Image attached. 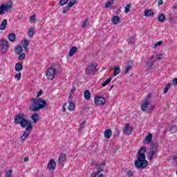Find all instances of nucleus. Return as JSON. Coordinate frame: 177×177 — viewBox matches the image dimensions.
Instances as JSON below:
<instances>
[{"label": "nucleus", "instance_id": "obj_1", "mask_svg": "<svg viewBox=\"0 0 177 177\" xmlns=\"http://www.w3.org/2000/svg\"><path fill=\"white\" fill-rule=\"evenodd\" d=\"M138 155L137 160L134 162L135 167L138 169H145L149 165V162L146 160V147H142L137 152Z\"/></svg>", "mask_w": 177, "mask_h": 177}, {"label": "nucleus", "instance_id": "obj_2", "mask_svg": "<svg viewBox=\"0 0 177 177\" xmlns=\"http://www.w3.org/2000/svg\"><path fill=\"white\" fill-rule=\"evenodd\" d=\"M48 107V103L45 100L42 98H35L32 100V106L29 107L30 111H39L42 109H46Z\"/></svg>", "mask_w": 177, "mask_h": 177}, {"label": "nucleus", "instance_id": "obj_3", "mask_svg": "<svg viewBox=\"0 0 177 177\" xmlns=\"http://www.w3.org/2000/svg\"><path fill=\"white\" fill-rule=\"evenodd\" d=\"M15 124H19L21 128H26V127L30 124H33L34 123L26 118V115L24 113H19L17 115H15L14 118Z\"/></svg>", "mask_w": 177, "mask_h": 177}, {"label": "nucleus", "instance_id": "obj_4", "mask_svg": "<svg viewBox=\"0 0 177 177\" xmlns=\"http://www.w3.org/2000/svg\"><path fill=\"white\" fill-rule=\"evenodd\" d=\"M151 149L149 150L147 156V158L149 161H151V160H153V157L158 153V145L157 144L153 142L151 144Z\"/></svg>", "mask_w": 177, "mask_h": 177}, {"label": "nucleus", "instance_id": "obj_5", "mask_svg": "<svg viewBox=\"0 0 177 177\" xmlns=\"http://www.w3.org/2000/svg\"><path fill=\"white\" fill-rule=\"evenodd\" d=\"M13 8V3L12 1H8L6 4H2L0 6V15H5V12H8Z\"/></svg>", "mask_w": 177, "mask_h": 177}, {"label": "nucleus", "instance_id": "obj_6", "mask_svg": "<svg viewBox=\"0 0 177 177\" xmlns=\"http://www.w3.org/2000/svg\"><path fill=\"white\" fill-rule=\"evenodd\" d=\"M32 129V124L31 123L29 124V125L26 126V128L25 129V131L24 132V134L21 136V140L24 141L27 138H28V136L30 135V132H31V130Z\"/></svg>", "mask_w": 177, "mask_h": 177}, {"label": "nucleus", "instance_id": "obj_7", "mask_svg": "<svg viewBox=\"0 0 177 177\" xmlns=\"http://www.w3.org/2000/svg\"><path fill=\"white\" fill-rule=\"evenodd\" d=\"M0 48L3 53L8 52V48H9V41L3 39H1V41H0Z\"/></svg>", "mask_w": 177, "mask_h": 177}, {"label": "nucleus", "instance_id": "obj_8", "mask_svg": "<svg viewBox=\"0 0 177 177\" xmlns=\"http://www.w3.org/2000/svg\"><path fill=\"white\" fill-rule=\"evenodd\" d=\"M55 74H56V70L55 69V68L50 67L47 70L46 78H48V80H53V78H55Z\"/></svg>", "mask_w": 177, "mask_h": 177}, {"label": "nucleus", "instance_id": "obj_9", "mask_svg": "<svg viewBox=\"0 0 177 177\" xmlns=\"http://www.w3.org/2000/svg\"><path fill=\"white\" fill-rule=\"evenodd\" d=\"M94 102L95 106H103L106 103V99L103 97H96Z\"/></svg>", "mask_w": 177, "mask_h": 177}, {"label": "nucleus", "instance_id": "obj_10", "mask_svg": "<svg viewBox=\"0 0 177 177\" xmlns=\"http://www.w3.org/2000/svg\"><path fill=\"white\" fill-rule=\"evenodd\" d=\"M95 70H96V66L95 64H91L86 67L85 74L90 75Z\"/></svg>", "mask_w": 177, "mask_h": 177}, {"label": "nucleus", "instance_id": "obj_11", "mask_svg": "<svg viewBox=\"0 0 177 177\" xmlns=\"http://www.w3.org/2000/svg\"><path fill=\"white\" fill-rule=\"evenodd\" d=\"M47 168L49 171H55L56 169V161L51 159L48 163Z\"/></svg>", "mask_w": 177, "mask_h": 177}, {"label": "nucleus", "instance_id": "obj_12", "mask_svg": "<svg viewBox=\"0 0 177 177\" xmlns=\"http://www.w3.org/2000/svg\"><path fill=\"white\" fill-rule=\"evenodd\" d=\"M122 131L124 135H131V133H132V127H131L129 123H127L124 126Z\"/></svg>", "mask_w": 177, "mask_h": 177}, {"label": "nucleus", "instance_id": "obj_13", "mask_svg": "<svg viewBox=\"0 0 177 177\" xmlns=\"http://www.w3.org/2000/svg\"><path fill=\"white\" fill-rule=\"evenodd\" d=\"M104 167H106V162H102L100 165L97 164V172L100 174L104 171Z\"/></svg>", "mask_w": 177, "mask_h": 177}, {"label": "nucleus", "instance_id": "obj_14", "mask_svg": "<svg viewBox=\"0 0 177 177\" xmlns=\"http://www.w3.org/2000/svg\"><path fill=\"white\" fill-rule=\"evenodd\" d=\"M152 139H153V134H151V133H149L145 137V139L144 140L143 143H145V145H149L151 142Z\"/></svg>", "mask_w": 177, "mask_h": 177}, {"label": "nucleus", "instance_id": "obj_15", "mask_svg": "<svg viewBox=\"0 0 177 177\" xmlns=\"http://www.w3.org/2000/svg\"><path fill=\"white\" fill-rule=\"evenodd\" d=\"M133 67V61H128L127 62V66H126L124 74H128V72L129 70H131Z\"/></svg>", "mask_w": 177, "mask_h": 177}, {"label": "nucleus", "instance_id": "obj_16", "mask_svg": "<svg viewBox=\"0 0 177 177\" xmlns=\"http://www.w3.org/2000/svg\"><path fill=\"white\" fill-rule=\"evenodd\" d=\"M112 135H113V131H111V129H108L104 131V138H106V139H110Z\"/></svg>", "mask_w": 177, "mask_h": 177}, {"label": "nucleus", "instance_id": "obj_17", "mask_svg": "<svg viewBox=\"0 0 177 177\" xmlns=\"http://www.w3.org/2000/svg\"><path fill=\"white\" fill-rule=\"evenodd\" d=\"M66 160H67V156H66V153H61L58 158V162L59 164H63Z\"/></svg>", "mask_w": 177, "mask_h": 177}, {"label": "nucleus", "instance_id": "obj_18", "mask_svg": "<svg viewBox=\"0 0 177 177\" xmlns=\"http://www.w3.org/2000/svg\"><path fill=\"white\" fill-rule=\"evenodd\" d=\"M31 120L33 121L34 124H37V122H38V121H39V114L33 113L31 115Z\"/></svg>", "mask_w": 177, "mask_h": 177}, {"label": "nucleus", "instance_id": "obj_19", "mask_svg": "<svg viewBox=\"0 0 177 177\" xmlns=\"http://www.w3.org/2000/svg\"><path fill=\"white\" fill-rule=\"evenodd\" d=\"M28 44H30V41L27 39H24L22 46L26 52H28Z\"/></svg>", "mask_w": 177, "mask_h": 177}, {"label": "nucleus", "instance_id": "obj_20", "mask_svg": "<svg viewBox=\"0 0 177 177\" xmlns=\"http://www.w3.org/2000/svg\"><path fill=\"white\" fill-rule=\"evenodd\" d=\"M6 26H8V19H4L2 21L0 25V30L3 31V30H6Z\"/></svg>", "mask_w": 177, "mask_h": 177}, {"label": "nucleus", "instance_id": "obj_21", "mask_svg": "<svg viewBox=\"0 0 177 177\" xmlns=\"http://www.w3.org/2000/svg\"><path fill=\"white\" fill-rule=\"evenodd\" d=\"M77 46H73L70 50H69V53H68V56L70 57H72V56H74V54L77 52Z\"/></svg>", "mask_w": 177, "mask_h": 177}, {"label": "nucleus", "instance_id": "obj_22", "mask_svg": "<svg viewBox=\"0 0 177 177\" xmlns=\"http://www.w3.org/2000/svg\"><path fill=\"white\" fill-rule=\"evenodd\" d=\"M21 70H23V64L19 62L15 64V71H18V73H19Z\"/></svg>", "mask_w": 177, "mask_h": 177}, {"label": "nucleus", "instance_id": "obj_23", "mask_svg": "<svg viewBox=\"0 0 177 177\" xmlns=\"http://www.w3.org/2000/svg\"><path fill=\"white\" fill-rule=\"evenodd\" d=\"M34 32H35V28H30L28 30V34L30 38H32V37H34Z\"/></svg>", "mask_w": 177, "mask_h": 177}, {"label": "nucleus", "instance_id": "obj_24", "mask_svg": "<svg viewBox=\"0 0 177 177\" xmlns=\"http://www.w3.org/2000/svg\"><path fill=\"white\" fill-rule=\"evenodd\" d=\"M8 40L10 42H15V41H16V34L10 33L8 36Z\"/></svg>", "mask_w": 177, "mask_h": 177}, {"label": "nucleus", "instance_id": "obj_25", "mask_svg": "<svg viewBox=\"0 0 177 177\" xmlns=\"http://www.w3.org/2000/svg\"><path fill=\"white\" fill-rule=\"evenodd\" d=\"M111 21H112L113 24H118V23H120V17L114 16L112 18Z\"/></svg>", "mask_w": 177, "mask_h": 177}, {"label": "nucleus", "instance_id": "obj_26", "mask_svg": "<svg viewBox=\"0 0 177 177\" xmlns=\"http://www.w3.org/2000/svg\"><path fill=\"white\" fill-rule=\"evenodd\" d=\"M120 73H121V69L120 68V66L115 67L114 71H113L114 77H117V75H118Z\"/></svg>", "mask_w": 177, "mask_h": 177}, {"label": "nucleus", "instance_id": "obj_27", "mask_svg": "<svg viewBox=\"0 0 177 177\" xmlns=\"http://www.w3.org/2000/svg\"><path fill=\"white\" fill-rule=\"evenodd\" d=\"M84 98L86 100H89V99H91V91L89 90H86L84 91Z\"/></svg>", "mask_w": 177, "mask_h": 177}, {"label": "nucleus", "instance_id": "obj_28", "mask_svg": "<svg viewBox=\"0 0 177 177\" xmlns=\"http://www.w3.org/2000/svg\"><path fill=\"white\" fill-rule=\"evenodd\" d=\"M158 21H160V23H164V21L165 20V15H164L162 13L159 15V16L158 17Z\"/></svg>", "mask_w": 177, "mask_h": 177}, {"label": "nucleus", "instance_id": "obj_29", "mask_svg": "<svg viewBox=\"0 0 177 177\" xmlns=\"http://www.w3.org/2000/svg\"><path fill=\"white\" fill-rule=\"evenodd\" d=\"M145 16L150 17V16H154V12L151 10H147L145 12Z\"/></svg>", "mask_w": 177, "mask_h": 177}, {"label": "nucleus", "instance_id": "obj_30", "mask_svg": "<svg viewBox=\"0 0 177 177\" xmlns=\"http://www.w3.org/2000/svg\"><path fill=\"white\" fill-rule=\"evenodd\" d=\"M148 106H149V100H145V103L142 104V107H141L142 111H145L146 109H147Z\"/></svg>", "mask_w": 177, "mask_h": 177}, {"label": "nucleus", "instance_id": "obj_31", "mask_svg": "<svg viewBox=\"0 0 177 177\" xmlns=\"http://www.w3.org/2000/svg\"><path fill=\"white\" fill-rule=\"evenodd\" d=\"M75 109V104L74 102L70 101L69 102V106H68V110H70V111H73Z\"/></svg>", "mask_w": 177, "mask_h": 177}, {"label": "nucleus", "instance_id": "obj_32", "mask_svg": "<svg viewBox=\"0 0 177 177\" xmlns=\"http://www.w3.org/2000/svg\"><path fill=\"white\" fill-rule=\"evenodd\" d=\"M15 52L17 55H20L23 52V47L21 46H18L15 48Z\"/></svg>", "mask_w": 177, "mask_h": 177}, {"label": "nucleus", "instance_id": "obj_33", "mask_svg": "<svg viewBox=\"0 0 177 177\" xmlns=\"http://www.w3.org/2000/svg\"><path fill=\"white\" fill-rule=\"evenodd\" d=\"M111 82V77L107 78L103 83H102V86H106V85H109L110 82Z\"/></svg>", "mask_w": 177, "mask_h": 177}, {"label": "nucleus", "instance_id": "obj_34", "mask_svg": "<svg viewBox=\"0 0 177 177\" xmlns=\"http://www.w3.org/2000/svg\"><path fill=\"white\" fill-rule=\"evenodd\" d=\"M161 45H162V41H160L155 43L152 46V48H153V49H156V48H157V46H161Z\"/></svg>", "mask_w": 177, "mask_h": 177}, {"label": "nucleus", "instance_id": "obj_35", "mask_svg": "<svg viewBox=\"0 0 177 177\" xmlns=\"http://www.w3.org/2000/svg\"><path fill=\"white\" fill-rule=\"evenodd\" d=\"M67 2H68V0H60L58 5L59 6H64Z\"/></svg>", "mask_w": 177, "mask_h": 177}, {"label": "nucleus", "instance_id": "obj_36", "mask_svg": "<svg viewBox=\"0 0 177 177\" xmlns=\"http://www.w3.org/2000/svg\"><path fill=\"white\" fill-rule=\"evenodd\" d=\"M147 64L149 67V69L151 70L153 68V66H154V62H147Z\"/></svg>", "mask_w": 177, "mask_h": 177}, {"label": "nucleus", "instance_id": "obj_37", "mask_svg": "<svg viewBox=\"0 0 177 177\" xmlns=\"http://www.w3.org/2000/svg\"><path fill=\"white\" fill-rule=\"evenodd\" d=\"M169 88H171V84H167L164 89L163 93H167L169 91Z\"/></svg>", "mask_w": 177, "mask_h": 177}, {"label": "nucleus", "instance_id": "obj_38", "mask_svg": "<svg viewBox=\"0 0 177 177\" xmlns=\"http://www.w3.org/2000/svg\"><path fill=\"white\" fill-rule=\"evenodd\" d=\"M24 59H26V53H24L20 54L18 57L19 60H24Z\"/></svg>", "mask_w": 177, "mask_h": 177}, {"label": "nucleus", "instance_id": "obj_39", "mask_svg": "<svg viewBox=\"0 0 177 177\" xmlns=\"http://www.w3.org/2000/svg\"><path fill=\"white\" fill-rule=\"evenodd\" d=\"M131 9V4H127L124 8V13H128Z\"/></svg>", "mask_w": 177, "mask_h": 177}, {"label": "nucleus", "instance_id": "obj_40", "mask_svg": "<svg viewBox=\"0 0 177 177\" xmlns=\"http://www.w3.org/2000/svg\"><path fill=\"white\" fill-rule=\"evenodd\" d=\"M127 177H133V171L129 170L127 174Z\"/></svg>", "mask_w": 177, "mask_h": 177}, {"label": "nucleus", "instance_id": "obj_41", "mask_svg": "<svg viewBox=\"0 0 177 177\" xmlns=\"http://www.w3.org/2000/svg\"><path fill=\"white\" fill-rule=\"evenodd\" d=\"M12 172H13V170H12V169L7 171L5 177H12Z\"/></svg>", "mask_w": 177, "mask_h": 177}, {"label": "nucleus", "instance_id": "obj_42", "mask_svg": "<svg viewBox=\"0 0 177 177\" xmlns=\"http://www.w3.org/2000/svg\"><path fill=\"white\" fill-rule=\"evenodd\" d=\"M15 78L17 80V81H19V80L21 79V73H19L15 75Z\"/></svg>", "mask_w": 177, "mask_h": 177}, {"label": "nucleus", "instance_id": "obj_43", "mask_svg": "<svg viewBox=\"0 0 177 177\" xmlns=\"http://www.w3.org/2000/svg\"><path fill=\"white\" fill-rule=\"evenodd\" d=\"M75 5V1H70L68 4L67 5L68 7L69 8H73Z\"/></svg>", "mask_w": 177, "mask_h": 177}, {"label": "nucleus", "instance_id": "obj_44", "mask_svg": "<svg viewBox=\"0 0 177 177\" xmlns=\"http://www.w3.org/2000/svg\"><path fill=\"white\" fill-rule=\"evenodd\" d=\"M88 26V19H85L83 24L81 26L82 28H85Z\"/></svg>", "mask_w": 177, "mask_h": 177}, {"label": "nucleus", "instance_id": "obj_45", "mask_svg": "<svg viewBox=\"0 0 177 177\" xmlns=\"http://www.w3.org/2000/svg\"><path fill=\"white\" fill-rule=\"evenodd\" d=\"M68 9H70V8L67 6H66L63 10H62V13L64 15L65 13H67V10H68Z\"/></svg>", "mask_w": 177, "mask_h": 177}, {"label": "nucleus", "instance_id": "obj_46", "mask_svg": "<svg viewBox=\"0 0 177 177\" xmlns=\"http://www.w3.org/2000/svg\"><path fill=\"white\" fill-rule=\"evenodd\" d=\"M171 131H172L173 132H176L177 131L176 125L174 124L173 126H171Z\"/></svg>", "mask_w": 177, "mask_h": 177}, {"label": "nucleus", "instance_id": "obj_47", "mask_svg": "<svg viewBox=\"0 0 177 177\" xmlns=\"http://www.w3.org/2000/svg\"><path fill=\"white\" fill-rule=\"evenodd\" d=\"M85 124H86V121L84 120L80 124V131H82V129L84 128V125H85Z\"/></svg>", "mask_w": 177, "mask_h": 177}, {"label": "nucleus", "instance_id": "obj_48", "mask_svg": "<svg viewBox=\"0 0 177 177\" xmlns=\"http://www.w3.org/2000/svg\"><path fill=\"white\" fill-rule=\"evenodd\" d=\"M100 173H98V171H96V172H93L91 173V177H96L97 176V175H99Z\"/></svg>", "mask_w": 177, "mask_h": 177}, {"label": "nucleus", "instance_id": "obj_49", "mask_svg": "<svg viewBox=\"0 0 177 177\" xmlns=\"http://www.w3.org/2000/svg\"><path fill=\"white\" fill-rule=\"evenodd\" d=\"M111 5H113V3H111V1H108L106 4H105V8H110L111 6Z\"/></svg>", "mask_w": 177, "mask_h": 177}, {"label": "nucleus", "instance_id": "obj_50", "mask_svg": "<svg viewBox=\"0 0 177 177\" xmlns=\"http://www.w3.org/2000/svg\"><path fill=\"white\" fill-rule=\"evenodd\" d=\"M156 59L157 60H161V59H162V53L156 55Z\"/></svg>", "mask_w": 177, "mask_h": 177}, {"label": "nucleus", "instance_id": "obj_51", "mask_svg": "<svg viewBox=\"0 0 177 177\" xmlns=\"http://www.w3.org/2000/svg\"><path fill=\"white\" fill-rule=\"evenodd\" d=\"M135 42V38L131 37L129 40V44H134Z\"/></svg>", "mask_w": 177, "mask_h": 177}, {"label": "nucleus", "instance_id": "obj_52", "mask_svg": "<svg viewBox=\"0 0 177 177\" xmlns=\"http://www.w3.org/2000/svg\"><path fill=\"white\" fill-rule=\"evenodd\" d=\"M163 3L164 2L162 1V0H158V6H161V5H162Z\"/></svg>", "mask_w": 177, "mask_h": 177}, {"label": "nucleus", "instance_id": "obj_53", "mask_svg": "<svg viewBox=\"0 0 177 177\" xmlns=\"http://www.w3.org/2000/svg\"><path fill=\"white\" fill-rule=\"evenodd\" d=\"M42 95V90H40L37 94V97H39Z\"/></svg>", "mask_w": 177, "mask_h": 177}, {"label": "nucleus", "instance_id": "obj_54", "mask_svg": "<svg viewBox=\"0 0 177 177\" xmlns=\"http://www.w3.org/2000/svg\"><path fill=\"white\" fill-rule=\"evenodd\" d=\"M173 85H175V86L177 85V78H174L173 80Z\"/></svg>", "mask_w": 177, "mask_h": 177}, {"label": "nucleus", "instance_id": "obj_55", "mask_svg": "<svg viewBox=\"0 0 177 177\" xmlns=\"http://www.w3.org/2000/svg\"><path fill=\"white\" fill-rule=\"evenodd\" d=\"M28 161H29L28 158L27 156L25 157L24 159V162H28Z\"/></svg>", "mask_w": 177, "mask_h": 177}, {"label": "nucleus", "instance_id": "obj_56", "mask_svg": "<svg viewBox=\"0 0 177 177\" xmlns=\"http://www.w3.org/2000/svg\"><path fill=\"white\" fill-rule=\"evenodd\" d=\"M30 20H32V21H35V15H32V16L30 17Z\"/></svg>", "mask_w": 177, "mask_h": 177}, {"label": "nucleus", "instance_id": "obj_57", "mask_svg": "<svg viewBox=\"0 0 177 177\" xmlns=\"http://www.w3.org/2000/svg\"><path fill=\"white\" fill-rule=\"evenodd\" d=\"M66 106H67V104H64L63 105V106H62V110H63L64 111H66Z\"/></svg>", "mask_w": 177, "mask_h": 177}, {"label": "nucleus", "instance_id": "obj_58", "mask_svg": "<svg viewBox=\"0 0 177 177\" xmlns=\"http://www.w3.org/2000/svg\"><path fill=\"white\" fill-rule=\"evenodd\" d=\"M75 92V88H73L71 91V93H74Z\"/></svg>", "mask_w": 177, "mask_h": 177}, {"label": "nucleus", "instance_id": "obj_59", "mask_svg": "<svg viewBox=\"0 0 177 177\" xmlns=\"http://www.w3.org/2000/svg\"><path fill=\"white\" fill-rule=\"evenodd\" d=\"M98 177H104V174H99Z\"/></svg>", "mask_w": 177, "mask_h": 177}, {"label": "nucleus", "instance_id": "obj_60", "mask_svg": "<svg viewBox=\"0 0 177 177\" xmlns=\"http://www.w3.org/2000/svg\"><path fill=\"white\" fill-rule=\"evenodd\" d=\"M176 158H177V155L173 156V160H176Z\"/></svg>", "mask_w": 177, "mask_h": 177}, {"label": "nucleus", "instance_id": "obj_61", "mask_svg": "<svg viewBox=\"0 0 177 177\" xmlns=\"http://www.w3.org/2000/svg\"><path fill=\"white\" fill-rule=\"evenodd\" d=\"M73 99V96L71 95H70L69 96H68V100H71Z\"/></svg>", "mask_w": 177, "mask_h": 177}, {"label": "nucleus", "instance_id": "obj_62", "mask_svg": "<svg viewBox=\"0 0 177 177\" xmlns=\"http://www.w3.org/2000/svg\"><path fill=\"white\" fill-rule=\"evenodd\" d=\"M154 59V55H151V57H150V60H153Z\"/></svg>", "mask_w": 177, "mask_h": 177}, {"label": "nucleus", "instance_id": "obj_63", "mask_svg": "<svg viewBox=\"0 0 177 177\" xmlns=\"http://www.w3.org/2000/svg\"><path fill=\"white\" fill-rule=\"evenodd\" d=\"M120 12H121V10H118V11L116 14L120 13Z\"/></svg>", "mask_w": 177, "mask_h": 177}, {"label": "nucleus", "instance_id": "obj_64", "mask_svg": "<svg viewBox=\"0 0 177 177\" xmlns=\"http://www.w3.org/2000/svg\"><path fill=\"white\" fill-rule=\"evenodd\" d=\"M114 86H112L111 87V89L109 90V91H111V89H113V87Z\"/></svg>", "mask_w": 177, "mask_h": 177}]
</instances>
